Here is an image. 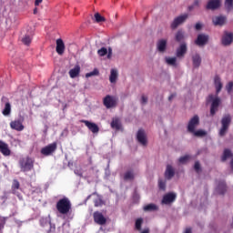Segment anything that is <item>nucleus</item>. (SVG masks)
I'll return each mask as SVG.
<instances>
[{
    "label": "nucleus",
    "mask_w": 233,
    "mask_h": 233,
    "mask_svg": "<svg viewBox=\"0 0 233 233\" xmlns=\"http://www.w3.org/2000/svg\"><path fill=\"white\" fill-rule=\"evenodd\" d=\"M194 168H195L196 172L201 171V165H200L199 161L195 162Z\"/></svg>",
    "instance_id": "nucleus-45"
},
{
    "label": "nucleus",
    "mask_w": 233,
    "mask_h": 233,
    "mask_svg": "<svg viewBox=\"0 0 233 233\" xmlns=\"http://www.w3.org/2000/svg\"><path fill=\"white\" fill-rule=\"evenodd\" d=\"M103 205H105V202L103 201V198H101V197H98L95 200V207H103Z\"/></svg>",
    "instance_id": "nucleus-42"
},
{
    "label": "nucleus",
    "mask_w": 233,
    "mask_h": 233,
    "mask_svg": "<svg viewBox=\"0 0 233 233\" xmlns=\"http://www.w3.org/2000/svg\"><path fill=\"white\" fill-rule=\"evenodd\" d=\"M233 43V32H224L221 38V44L224 46H229Z\"/></svg>",
    "instance_id": "nucleus-6"
},
{
    "label": "nucleus",
    "mask_w": 233,
    "mask_h": 233,
    "mask_svg": "<svg viewBox=\"0 0 233 233\" xmlns=\"http://www.w3.org/2000/svg\"><path fill=\"white\" fill-rule=\"evenodd\" d=\"M40 223L44 227V225H46L48 223V218H42L40 220Z\"/></svg>",
    "instance_id": "nucleus-50"
},
{
    "label": "nucleus",
    "mask_w": 233,
    "mask_h": 233,
    "mask_svg": "<svg viewBox=\"0 0 233 233\" xmlns=\"http://www.w3.org/2000/svg\"><path fill=\"white\" fill-rule=\"evenodd\" d=\"M226 89H227L228 94H231V92L233 90V81H229L228 83V85H226Z\"/></svg>",
    "instance_id": "nucleus-44"
},
{
    "label": "nucleus",
    "mask_w": 233,
    "mask_h": 233,
    "mask_svg": "<svg viewBox=\"0 0 233 233\" xmlns=\"http://www.w3.org/2000/svg\"><path fill=\"white\" fill-rule=\"evenodd\" d=\"M19 187H20L19 181L14 180L12 185L13 194H15V196L21 198V196H19V193L17 192V190H19Z\"/></svg>",
    "instance_id": "nucleus-28"
},
{
    "label": "nucleus",
    "mask_w": 233,
    "mask_h": 233,
    "mask_svg": "<svg viewBox=\"0 0 233 233\" xmlns=\"http://www.w3.org/2000/svg\"><path fill=\"white\" fill-rule=\"evenodd\" d=\"M137 139L141 145L147 146V137L145 130L143 128H139L137 133Z\"/></svg>",
    "instance_id": "nucleus-12"
},
{
    "label": "nucleus",
    "mask_w": 233,
    "mask_h": 233,
    "mask_svg": "<svg viewBox=\"0 0 233 233\" xmlns=\"http://www.w3.org/2000/svg\"><path fill=\"white\" fill-rule=\"evenodd\" d=\"M19 165L22 172H30L34 168V160L26 157L20 159Z\"/></svg>",
    "instance_id": "nucleus-2"
},
{
    "label": "nucleus",
    "mask_w": 233,
    "mask_h": 233,
    "mask_svg": "<svg viewBox=\"0 0 233 233\" xmlns=\"http://www.w3.org/2000/svg\"><path fill=\"white\" fill-rule=\"evenodd\" d=\"M94 221L96 225H106V218L103 216V213L99 211H96L93 214Z\"/></svg>",
    "instance_id": "nucleus-10"
},
{
    "label": "nucleus",
    "mask_w": 233,
    "mask_h": 233,
    "mask_svg": "<svg viewBox=\"0 0 233 233\" xmlns=\"http://www.w3.org/2000/svg\"><path fill=\"white\" fill-rule=\"evenodd\" d=\"M71 208H72V204L70 203V200L66 198H61L56 203V210H58V212L60 214H63L64 216L68 214Z\"/></svg>",
    "instance_id": "nucleus-1"
},
{
    "label": "nucleus",
    "mask_w": 233,
    "mask_h": 233,
    "mask_svg": "<svg viewBox=\"0 0 233 233\" xmlns=\"http://www.w3.org/2000/svg\"><path fill=\"white\" fill-rule=\"evenodd\" d=\"M225 8L228 12H231L233 10V0H226Z\"/></svg>",
    "instance_id": "nucleus-34"
},
{
    "label": "nucleus",
    "mask_w": 233,
    "mask_h": 233,
    "mask_svg": "<svg viewBox=\"0 0 233 233\" xmlns=\"http://www.w3.org/2000/svg\"><path fill=\"white\" fill-rule=\"evenodd\" d=\"M192 61H193V66L195 68H199L202 61L201 56L199 54H195L194 56H192Z\"/></svg>",
    "instance_id": "nucleus-25"
},
{
    "label": "nucleus",
    "mask_w": 233,
    "mask_h": 233,
    "mask_svg": "<svg viewBox=\"0 0 233 233\" xmlns=\"http://www.w3.org/2000/svg\"><path fill=\"white\" fill-rule=\"evenodd\" d=\"M104 105L106 108H112V106H116V98L114 96H110L107 95L103 101Z\"/></svg>",
    "instance_id": "nucleus-19"
},
{
    "label": "nucleus",
    "mask_w": 233,
    "mask_h": 233,
    "mask_svg": "<svg viewBox=\"0 0 233 233\" xmlns=\"http://www.w3.org/2000/svg\"><path fill=\"white\" fill-rule=\"evenodd\" d=\"M56 148H57L56 143L49 144L48 146L41 149V154H43V156H50L51 154H54V152H56Z\"/></svg>",
    "instance_id": "nucleus-8"
},
{
    "label": "nucleus",
    "mask_w": 233,
    "mask_h": 233,
    "mask_svg": "<svg viewBox=\"0 0 233 233\" xmlns=\"http://www.w3.org/2000/svg\"><path fill=\"white\" fill-rule=\"evenodd\" d=\"M195 28H196V30H201V28H202L201 23H197L195 25Z\"/></svg>",
    "instance_id": "nucleus-51"
},
{
    "label": "nucleus",
    "mask_w": 233,
    "mask_h": 233,
    "mask_svg": "<svg viewBox=\"0 0 233 233\" xmlns=\"http://www.w3.org/2000/svg\"><path fill=\"white\" fill-rule=\"evenodd\" d=\"M158 187L161 190H166L167 181H165L164 179H158Z\"/></svg>",
    "instance_id": "nucleus-41"
},
{
    "label": "nucleus",
    "mask_w": 233,
    "mask_h": 233,
    "mask_svg": "<svg viewBox=\"0 0 233 233\" xmlns=\"http://www.w3.org/2000/svg\"><path fill=\"white\" fill-rule=\"evenodd\" d=\"M183 39H185L184 32H182L181 30H178L176 34V41H177L178 43H181Z\"/></svg>",
    "instance_id": "nucleus-35"
},
{
    "label": "nucleus",
    "mask_w": 233,
    "mask_h": 233,
    "mask_svg": "<svg viewBox=\"0 0 233 233\" xmlns=\"http://www.w3.org/2000/svg\"><path fill=\"white\" fill-rule=\"evenodd\" d=\"M0 152L3 156H10V154H12L10 147H8V144L3 140H0Z\"/></svg>",
    "instance_id": "nucleus-20"
},
{
    "label": "nucleus",
    "mask_w": 233,
    "mask_h": 233,
    "mask_svg": "<svg viewBox=\"0 0 233 233\" xmlns=\"http://www.w3.org/2000/svg\"><path fill=\"white\" fill-rule=\"evenodd\" d=\"M187 52V43L183 42L179 45L178 48H177L176 56L177 57L182 58V57H185Z\"/></svg>",
    "instance_id": "nucleus-11"
},
{
    "label": "nucleus",
    "mask_w": 233,
    "mask_h": 233,
    "mask_svg": "<svg viewBox=\"0 0 233 233\" xmlns=\"http://www.w3.org/2000/svg\"><path fill=\"white\" fill-rule=\"evenodd\" d=\"M41 3H43V0H35V6H39V5H41Z\"/></svg>",
    "instance_id": "nucleus-52"
},
{
    "label": "nucleus",
    "mask_w": 233,
    "mask_h": 233,
    "mask_svg": "<svg viewBox=\"0 0 233 233\" xmlns=\"http://www.w3.org/2000/svg\"><path fill=\"white\" fill-rule=\"evenodd\" d=\"M185 233H192L191 228H187L185 231Z\"/></svg>",
    "instance_id": "nucleus-55"
},
{
    "label": "nucleus",
    "mask_w": 233,
    "mask_h": 233,
    "mask_svg": "<svg viewBox=\"0 0 233 233\" xmlns=\"http://www.w3.org/2000/svg\"><path fill=\"white\" fill-rule=\"evenodd\" d=\"M211 103L210 106V114L211 116H215L219 105H220V99L219 97H214L213 94H209V96L207 97V102Z\"/></svg>",
    "instance_id": "nucleus-3"
},
{
    "label": "nucleus",
    "mask_w": 233,
    "mask_h": 233,
    "mask_svg": "<svg viewBox=\"0 0 233 233\" xmlns=\"http://www.w3.org/2000/svg\"><path fill=\"white\" fill-rule=\"evenodd\" d=\"M176 193H167V195H164L162 198V203H166V205H168V203H173V201H176Z\"/></svg>",
    "instance_id": "nucleus-22"
},
{
    "label": "nucleus",
    "mask_w": 233,
    "mask_h": 233,
    "mask_svg": "<svg viewBox=\"0 0 233 233\" xmlns=\"http://www.w3.org/2000/svg\"><path fill=\"white\" fill-rule=\"evenodd\" d=\"M218 188L220 194H225L227 190L226 181L222 180L218 182Z\"/></svg>",
    "instance_id": "nucleus-30"
},
{
    "label": "nucleus",
    "mask_w": 233,
    "mask_h": 233,
    "mask_svg": "<svg viewBox=\"0 0 233 233\" xmlns=\"http://www.w3.org/2000/svg\"><path fill=\"white\" fill-rule=\"evenodd\" d=\"M142 224H143V218H137V220H136L135 228L137 231H141Z\"/></svg>",
    "instance_id": "nucleus-38"
},
{
    "label": "nucleus",
    "mask_w": 233,
    "mask_h": 233,
    "mask_svg": "<svg viewBox=\"0 0 233 233\" xmlns=\"http://www.w3.org/2000/svg\"><path fill=\"white\" fill-rule=\"evenodd\" d=\"M231 123V116L229 114H227V116H224L221 119V128L219 129V135L225 136L227 134L229 125Z\"/></svg>",
    "instance_id": "nucleus-4"
},
{
    "label": "nucleus",
    "mask_w": 233,
    "mask_h": 233,
    "mask_svg": "<svg viewBox=\"0 0 233 233\" xmlns=\"http://www.w3.org/2000/svg\"><path fill=\"white\" fill-rule=\"evenodd\" d=\"M190 159V156L188 154H186L185 156H181L178 159L179 163H187Z\"/></svg>",
    "instance_id": "nucleus-43"
},
{
    "label": "nucleus",
    "mask_w": 233,
    "mask_h": 233,
    "mask_svg": "<svg viewBox=\"0 0 233 233\" xmlns=\"http://www.w3.org/2000/svg\"><path fill=\"white\" fill-rule=\"evenodd\" d=\"M79 74H81V66H79V65L75 66L74 68L69 70V76L71 79H76Z\"/></svg>",
    "instance_id": "nucleus-24"
},
{
    "label": "nucleus",
    "mask_w": 233,
    "mask_h": 233,
    "mask_svg": "<svg viewBox=\"0 0 233 233\" xmlns=\"http://www.w3.org/2000/svg\"><path fill=\"white\" fill-rule=\"evenodd\" d=\"M167 39H159L157 43V48L158 52L164 53L167 50Z\"/></svg>",
    "instance_id": "nucleus-23"
},
{
    "label": "nucleus",
    "mask_w": 233,
    "mask_h": 233,
    "mask_svg": "<svg viewBox=\"0 0 233 233\" xmlns=\"http://www.w3.org/2000/svg\"><path fill=\"white\" fill-rule=\"evenodd\" d=\"M75 174H77L78 176H81V174L77 173L76 171H75Z\"/></svg>",
    "instance_id": "nucleus-59"
},
{
    "label": "nucleus",
    "mask_w": 233,
    "mask_h": 233,
    "mask_svg": "<svg viewBox=\"0 0 233 233\" xmlns=\"http://www.w3.org/2000/svg\"><path fill=\"white\" fill-rule=\"evenodd\" d=\"M22 43H24V45H26V46H28V45L32 43V35H25V36L22 38Z\"/></svg>",
    "instance_id": "nucleus-33"
},
{
    "label": "nucleus",
    "mask_w": 233,
    "mask_h": 233,
    "mask_svg": "<svg viewBox=\"0 0 233 233\" xmlns=\"http://www.w3.org/2000/svg\"><path fill=\"white\" fill-rule=\"evenodd\" d=\"M230 167H231V168H232V170H233V159H231Z\"/></svg>",
    "instance_id": "nucleus-57"
},
{
    "label": "nucleus",
    "mask_w": 233,
    "mask_h": 233,
    "mask_svg": "<svg viewBox=\"0 0 233 233\" xmlns=\"http://www.w3.org/2000/svg\"><path fill=\"white\" fill-rule=\"evenodd\" d=\"M212 23L215 26H223L227 23V17L226 15H217L213 17Z\"/></svg>",
    "instance_id": "nucleus-15"
},
{
    "label": "nucleus",
    "mask_w": 233,
    "mask_h": 233,
    "mask_svg": "<svg viewBox=\"0 0 233 233\" xmlns=\"http://www.w3.org/2000/svg\"><path fill=\"white\" fill-rule=\"evenodd\" d=\"M34 14H37V9H35V10H34Z\"/></svg>",
    "instance_id": "nucleus-58"
},
{
    "label": "nucleus",
    "mask_w": 233,
    "mask_h": 233,
    "mask_svg": "<svg viewBox=\"0 0 233 233\" xmlns=\"http://www.w3.org/2000/svg\"><path fill=\"white\" fill-rule=\"evenodd\" d=\"M97 54L100 57H104V56L107 55V59L112 58V48L109 47L106 49V47H101L100 49L97 50Z\"/></svg>",
    "instance_id": "nucleus-18"
},
{
    "label": "nucleus",
    "mask_w": 233,
    "mask_h": 233,
    "mask_svg": "<svg viewBox=\"0 0 233 233\" xmlns=\"http://www.w3.org/2000/svg\"><path fill=\"white\" fill-rule=\"evenodd\" d=\"M12 113V105H10V102H6L5 105V107L2 111L3 116H10Z\"/></svg>",
    "instance_id": "nucleus-27"
},
{
    "label": "nucleus",
    "mask_w": 233,
    "mask_h": 233,
    "mask_svg": "<svg viewBox=\"0 0 233 233\" xmlns=\"http://www.w3.org/2000/svg\"><path fill=\"white\" fill-rule=\"evenodd\" d=\"M209 41V35L207 34H198L197 36V39L195 41V44L198 46H205Z\"/></svg>",
    "instance_id": "nucleus-7"
},
{
    "label": "nucleus",
    "mask_w": 233,
    "mask_h": 233,
    "mask_svg": "<svg viewBox=\"0 0 233 233\" xmlns=\"http://www.w3.org/2000/svg\"><path fill=\"white\" fill-rule=\"evenodd\" d=\"M135 174L132 170H127L124 175V179H134Z\"/></svg>",
    "instance_id": "nucleus-39"
},
{
    "label": "nucleus",
    "mask_w": 233,
    "mask_h": 233,
    "mask_svg": "<svg viewBox=\"0 0 233 233\" xmlns=\"http://www.w3.org/2000/svg\"><path fill=\"white\" fill-rule=\"evenodd\" d=\"M10 127L13 130H16L17 132H23V130H25V126H23L21 120L11 121Z\"/></svg>",
    "instance_id": "nucleus-16"
},
{
    "label": "nucleus",
    "mask_w": 233,
    "mask_h": 233,
    "mask_svg": "<svg viewBox=\"0 0 233 233\" xmlns=\"http://www.w3.org/2000/svg\"><path fill=\"white\" fill-rule=\"evenodd\" d=\"M148 101V97L147 96H141V103L146 104Z\"/></svg>",
    "instance_id": "nucleus-49"
},
{
    "label": "nucleus",
    "mask_w": 233,
    "mask_h": 233,
    "mask_svg": "<svg viewBox=\"0 0 233 233\" xmlns=\"http://www.w3.org/2000/svg\"><path fill=\"white\" fill-rule=\"evenodd\" d=\"M56 54L58 56L65 54V42L61 38L56 39Z\"/></svg>",
    "instance_id": "nucleus-21"
},
{
    "label": "nucleus",
    "mask_w": 233,
    "mask_h": 233,
    "mask_svg": "<svg viewBox=\"0 0 233 233\" xmlns=\"http://www.w3.org/2000/svg\"><path fill=\"white\" fill-rule=\"evenodd\" d=\"M119 130H123V125H122V123H120V121L118 119V131Z\"/></svg>",
    "instance_id": "nucleus-53"
},
{
    "label": "nucleus",
    "mask_w": 233,
    "mask_h": 233,
    "mask_svg": "<svg viewBox=\"0 0 233 233\" xmlns=\"http://www.w3.org/2000/svg\"><path fill=\"white\" fill-rule=\"evenodd\" d=\"M221 6V0H209L206 5L207 10H218Z\"/></svg>",
    "instance_id": "nucleus-14"
},
{
    "label": "nucleus",
    "mask_w": 233,
    "mask_h": 233,
    "mask_svg": "<svg viewBox=\"0 0 233 233\" xmlns=\"http://www.w3.org/2000/svg\"><path fill=\"white\" fill-rule=\"evenodd\" d=\"M188 19V14H184L183 15H178V17H176L174 19L173 23L171 24V28L176 29L179 25H182Z\"/></svg>",
    "instance_id": "nucleus-9"
},
{
    "label": "nucleus",
    "mask_w": 233,
    "mask_h": 233,
    "mask_svg": "<svg viewBox=\"0 0 233 233\" xmlns=\"http://www.w3.org/2000/svg\"><path fill=\"white\" fill-rule=\"evenodd\" d=\"M207 132L205 130H196L195 136H206Z\"/></svg>",
    "instance_id": "nucleus-48"
},
{
    "label": "nucleus",
    "mask_w": 233,
    "mask_h": 233,
    "mask_svg": "<svg viewBox=\"0 0 233 233\" xmlns=\"http://www.w3.org/2000/svg\"><path fill=\"white\" fill-rule=\"evenodd\" d=\"M176 174V170L173 167V165H167L166 170H165V177L166 179H172Z\"/></svg>",
    "instance_id": "nucleus-17"
},
{
    "label": "nucleus",
    "mask_w": 233,
    "mask_h": 233,
    "mask_svg": "<svg viewBox=\"0 0 233 233\" xmlns=\"http://www.w3.org/2000/svg\"><path fill=\"white\" fill-rule=\"evenodd\" d=\"M143 210H145V212H152V210H158V206H157V204H147V206H144Z\"/></svg>",
    "instance_id": "nucleus-29"
},
{
    "label": "nucleus",
    "mask_w": 233,
    "mask_h": 233,
    "mask_svg": "<svg viewBox=\"0 0 233 233\" xmlns=\"http://www.w3.org/2000/svg\"><path fill=\"white\" fill-rule=\"evenodd\" d=\"M214 83H215L217 94H219V92H221L222 86H223L219 76H215Z\"/></svg>",
    "instance_id": "nucleus-26"
},
{
    "label": "nucleus",
    "mask_w": 233,
    "mask_h": 233,
    "mask_svg": "<svg viewBox=\"0 0 233 233\" xmlns=\"http://www.w3.org/2000/svg\"><path fill=\"white\" fill-rule=\"evenodd\" d=\"M94 76H99V70L94 69L93 71L86 73V77H94Z\"/></svg>",
    "instance_id": "nucleus-40"
},
{
    "label": "nucleus",
    "mask_w": 233,
    "mask_h": 233,
    "mask_svg": "<svg viewBox=\"0 0 233 233\" xmlns=\"http://www.w3.org/2000/svg\"><path fill=\"white\" fill-rule=\"evenodd\" d=\"M230 156H232L231 150H229V148H225L222 156V161H226V159H228V157H230Z\"/></svg>",
    "instance_id": "nucleus-37"
},
{
    "label": "nucleus",
    "mask_w": 233,
    "mask_h": 233,
    "mask_svg": "<svg viewBox=\"0 0 233 233\" xmlns=\"http://www.w3.org/2000/svg\"><path fill=\"white\" fill-rule=\"evenodd\" d=\"M111 127L115 128V130H117V118H113V121L111 122Z\"/></svg>",
    "instance_id": "nucleus-47"
},
{
    "label": "nucleus",
    "mask_w": 233,
    "mask_h": 233,
    "mask_svg": "<svg viewBox=\"0 0 233 233\" xmlns=\"http://www.w3.org/2000/svg\"><path fill=\"white\" fill-rule=\"evenodd\" d=\"M176 96V94H171L168 97L169 101H171Z\"/></svg>",
    "instance_id": "nucleus-54"
},
{
    "label": "nucleus",
    "mask_w": 233,
    "mask_h": 233,
    "mask_svg": "<svg viewBox=\"0 0 233 233\" xmlns=\"http://www.w3.org/2000/svg\"><path fill=\"white\" fill-rule=\"evenodd\" d=\"M166 63H167V65H171L172 66H177V57H166Z\"/></svg>",
    "instance_id": "nucleus-36"
},
{
    "label": "nucleus",
    "mask_w": 233,
    "mask_h": 233,
    "mask_svg": "<svg viewBox=\"0 0 233 233\" xmlns=\"http://www.w3.org/2000/svg\"><path fill=\"white\" fill-rule=\"evenodd\" d=\"M82 123L87 127L88 130L92 132L93 134H98L99 133V127L97 124L90 122L88 120H82Z\"/></svg>",
    "instance_id": "nucleus-13"
},
{
    "label": "nucleus",
    "mask_w": 233,
    "mask_h": 233,
    "mask_svg": "<svg viewBox=\"0 0 233 233\" xmlns=\"http://www.w3.org/2000/svg\"><path fill=\"white\" fill-rule=\"evenodd\" d=\"M195 6H199V0H195L193 2V5H191L190 6H188L189 10H194Z\"/></svg>",
    "instance_id": "nucleus-46"
},
{
    "label": "nucleus",
    "mask_w": 233,
    "mask_h": 233,
    "mask_svg": "<svg viewBox=\"0 0 233 233\" xmlns=\"http://www.w3.org/2000/svg\"><path fill=\"white\" fill-rule=\"evenodd\" d=\"M116 79H117V70L111 69V75L109 76L110 83H116Z\"/></svg>",
    "instance_id": "nucleus-31"
},
{
    "label": "nucleus",
    "mask_w": 233,
    "mask_h": 233,
    "mask_svg": "<svg viewBox=\"0 0 233 233\" xmlns=\"http://www.w3.org/2000/svg\"><path fill=\"white\" fill-rule=\"evenodd\" d=\"M94 19L96 23H105L106 19L105 16L101 15L99 13H96L94 15Z\"/></svg>",
    "instance_id": "nucleus-32"
},
{
    "label": "nucleus",
    "mask_w": 233,
    "mask_h": 233,
    "mask_svg": "<svg viewBox=\"0 0 233 233\" xmlns=\"http://www.w3.org/2000/svg\"><path fill=\"white\" fill-rule=\"evenodd\" d=\"M142 233H149V229H144V231H142Z\"/></svg>",
    "instance_id": "nucleus-56"
},
{
    "label": "nucleus",
    "mask_w": 233,
    "mask_h": 233,
    "mask_svg": "<svg viewBox=\"0 0 233 233\" xmlns=\"http://www.w3.org/2000/svg\"><path fill=\"white\" fill-rule=\"evenodd\" d=\"M199 125V116L196 115L193 116V117H191V119H189L188 121V125H187V130L188 132H192L194 135H196V127H198Z\"/></svg>",
    "instance_id": "nucleus-5"
}]
</instances>
